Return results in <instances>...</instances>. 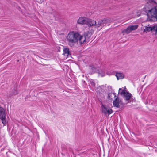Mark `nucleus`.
Wrapping results in <instances>:
<instances>
[{"instance_id":"1","label":"nucleus","mask_w":157,"mask_h":157,"mask_svg":"<svg viewBox=\"0 0 157 157\" xmlns=\"http://www.w3.org/2000/svg\"><path fill=\"white\" fill-rule=\"evenodd\" d=\"M147 13L148 21H155L157 20V4L155 1L147 3L143 8Z\"/></svg>"},{"instance_id":"2","label":"nucleus","mask_w":157,"mask_h":157,"mask_svg":"<svg viewBox=\"0 0 157 157\" xmlns=\"http://www.w3.org/2000/svg\"><path fill=\"white\" fill-rule=\"evenodd\" d=\"M79 33L75 31L70 32L66 36V40L68 45L71 47L73 46L78 43V38Z\"/></svg>"},{"instance_id":"3","label":"nucleus","mask_w":157,"mask_h":157,"mask_svg":"<svg viewBox=\"0 0 157 157\" xmlns=\"http://www.w3.org/2000/svg\"><path fill=\"white\" fill-rule=\"evenodd\" d=\"M93 32V30L91 29L85 32L84 35H81L79 33V36L78 38V42L79 41L81 44L86 43L90 37Z\"/></svg>"},{"instance_id":"4","label":"nucleus","mask_w":157,"mask_h":157,"mask_svg":"<svg viewBox=\"0 0 157 157\" xmlns=\"http://www.w3.org/2000/svg\"><path fill=\"white\" fill-rule=\"evenodd\" d=\"M119 92L121 95L124 96L126 104L131 101V98L132 97V94L125 90V89H119Z\"/></svg>"},{"instance_id":"5","label":"nucleus","mask_w":157,"mask_h":157,"mask_svg":"<svg viewBox=\"0 0 157 157\" xmlns=\"http://www.w3.org/2000/svg\"><path fill=\"white\" fill-rule=\"evenodd\" d=\"M109 22V21L108 19H104L102 20H101L97 22L96 23V25L95 28L97 29H101L102 28L105 26Z\"/></svg>"},{"instance_id":"6","label":"nucleus","mask_w":157,"mask_h":157,"mask_svg":"<svg viewBox=\"0 0 157 157\" xmlns=\"http://www.w3.org/2000/svg\"><path fill=\"white\" fill-rule=\"evenodd\" d=\"M114 107L120 108L123 106V104L121 100L118 97H116L113 101Z\"/></svg>"},{"instance_id":"7","label":"nucleus","mask_w":157,"mask_h":157,"mask_svg":"<svg viewBox=\"0 0 157 157\" xmlns=\"http://www.w3.org/2000/svg\"><path fill=\"white\" fill-rule=\"evenodd\" d=\"M0 119L3 124L5 125L6 123V114L4 109L2 107H0Z\"/></svg>"},{"instance_id":"8","label":"nucleus","mask_w":157,"mask_h":157,"mask_svg":"<svg viewBox=\"0 0 157 157\" xmlns=\"http://www.w3.org/2000/svg\"><path fill=\"white\" fill-rule=\"evenodd\" d=\"M151 31L155 32V34L157 35V25H155L152 27L150 26L149 25L144 26V31L147 32Z\"/></svg>"},{"instance_id":"9","label":"nucleus","mask_w":157,"mask_h":157,"mask_svg":"<svg viewBox=\"0 0 157 157\" xmlns=\"http://www.w3.org/2000/svg\"><path fill=\"white\" fill-rule=\"evenodd\" d=\"M101 110L102 113L106 115L108 114V116L113 112V111L111 109L106 105H102Z\"/></svg>"},{"instance_id":"10","label":"nucleus","mask_w":157,"mask_h":157,"mask_svg":"<svg viewBox=\"0 0 157 157\" xmlns=\"http://www.w3.org/2000/svg\"><path fill=\"white\" fill-rule=\"evenodd\" d=\"M86 25L88 26V27H90V29H91L90 27L92 26H95V27L96 25V21L93 20L92 19H89L88 18Z\"/></svg>"},{"instance_id":"11","label":"nucleus","mask_w":157,"mask_h":157,"mask_svg":"<svg viewBox=\"0 0 157 157\" xmlns=\"http://www.w3.org/2000/svg\"><path fill=\"white\" fill-rule=\"evenodd\" d=\"M88 18L85 17H81L78 20L77 22L79 24L86 25Z\"/></svg>"},{"instance_id":"12","label":"nucleus","mask_w":157,"mask_h":157,"mask_svg":"<svg viewBox=\"0 0 157 157\" xmlns=\"http://www.w3.org/2000/svg\"><path fill=\"white\" fill-rule=\"evenodd\" d=\"M116 76L117 80L123 79L124 77V75L123 73H117L116 74Z\"/></svg>"},{"instance_id":"13","label":"nucleus","mask_w":157,"mask_h":157,"mask_svg":"<svg viewBox=\"0 0 157 157\" xmlns=\"http://www.w3.org/2000/svg\"><path fill=\"white\" fill-rule=\"evenodd\" d=\"M63 54L65 56H67L69 54V51L67 48H64L63 49Z\"/></svg>"},{"instance_id":"14","label":"nucleus","mask_w":157,"mask_h":157,"mask_svg":"<svg viewBox=\"0 0 157 157\" xmlns=\"http://www.w3.org/2000/svg\"><path fill=\"white\" fill-rule=\"evenodd\" d=\"M132 31L131 30V29L130 28L129 26L127 28L124 30L122 31V33H125L126 34H128L130 33Z\"/></svg>"},{"instance_id":"15","label":"nucleus","mask_w":157,"mask_h":157,"mask_svg":"<svg viewBox=\"0 0 157 157\" xmlns=\"http://www.w3.org/2000/svg\"><path fill=\"white\" fill-rule=\"evenodd\" d=\"M108 97L109 99H112L116 97V95L115 94L110 93L108 94Z\"/></svg>"},{"instance_id":"16","label":"nucleus","mask_w":157,"mask_h":157,"mask_svg":"<svg viewBox=\"0 0 157 157\" xmlns=\"http://www.w3.org/2000/svg\"><path fill=\"white\" fill-rule=\"evenodd\" d=\"M129 26L131 29V31H132L136 29H137L138 26L137 25H130Z\"/></svg>"},{"instance_id":"17","label":"nucleus","mask_w":157,"mask_h":157,"mask_svg":"<svg viewBox=\"0 0 157 157\" xmlns=\"http://www.w3.org/2000/svg\"><path fill=\"white\" fill-rule=\"evenodd\" d=\"M138 104V102L136 101L135 100H133L132 101V106L134 107L135 108H137L136 107Z\"/></svg>"},{"instance_id":"18","label":"nucleus","mask_w":157,"mask_h":157,"mask_svg":"<svg viewBox=\"0 0 157 157\" xmlns=\"http://www.w3.org/2000/svg\"><path fill=\"white\" fill-rule=\"evenodd\" d=\"M99 87L100 88H111L112 87L111 86H109L107 84H106L105 85H101V86H99Z\"/></svg>"},{"instance_id":"19","label":"nucleus","mask_w":157,"mask_h":157,"mask_svg":"<svg viewBox=\"0 0 157 157\" xmlns=\"http://www.w3.org/2000/svg\"><path fill=\"white\" fill-rule=\"evenodd\" d=\"M13 94H17V90L16 89H14L13 90Z\"/></svg>"},{"instance_id":"20","label":"nucleus","mask_w":157,"mask_h":157,"mask_svg":"<svg viewBox=\"0 0 157 157\" xmlns=\"http://www.w3.org/2000/svg\"><path fill=\"white\" fill-rule=\"evenodd\" d=\"M91 69L94 72H97L95 68L94 67H91Z\"/></svg>"},{"instance_id":"21","label":"nucleus","mask_w":157,"mask_h":157,"mask_svg":"<svg viewBox=\"0 0 157 157\" xmlns=\"http://www.w3.org/2000/svg\"><path fill=\"white\" fill-rule=\"evenodd\" d=\"M39 3H42L43 2L44 0H36Z\"/></svg>"},{"instance_id":"22","label":"nucleus","mask_w":157,"mask_h":157,"mask_svg":"<svg viewBox=\"0 0 157 157\" xmlns=\"http://www.w3.org/2000/svg\"><path fill=\"white\" fill-rule=\"evenodd\" d=\"M90 83L91 85L92 86H94L95 85V83L93 82H91Z\"/></svg>"},{"instance_id":"23","label":"nucleus","mask_w":157,"mask_h":157,"mask_svg":"<svg viewBox=\"0 0 157 157\" xmlns=\"http://www.w3.org/2000/svg\"><path fill=\"white\" fill-rule=\"evenodd\" d=\"M97 71H98V73H99L101 74V73L100 72V71H99V70H97Z\"/></svg>"}]
</instances>
